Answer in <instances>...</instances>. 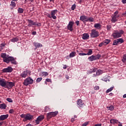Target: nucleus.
Returning <instances> with one entry per match:
<instances>
[{
    "mask_svg": "<svg viewBox=\"0 0 126 126\" xmlns=\"http://www.w3.org/2000/svg\"><path fill=\"white\" fill-rule=\"evenodd\" d=\"M124 33H125V32L123 30H121L119 32L118 31H114L112 35L114 39H118V38L121 37Z\"/></svg>",
    "mask_w": 126,
    "mask_h": 126,
    "instance_id": "nucleus-1",
    "label": "nucleus"
},
{
    "mask_svg": "<svg viewBox=\"0 0 126 126\" xmlns=\"http://www.w3.org/2000/svg\"><path fill=\"white\" fill-rule=\"evenodd\" d=\"M91 37L92 38H97V37H99V32H98L96 30H92Z\"/></svg>",
    "mask_w": 126,
    "mask_h": 126,
    "instance_id": "nucleus-2",
    "label": "nucleus"
},
{
    "mask_svg": "<svg viewBox=\"0 0 126 126\" xmlns=\"http://www.w3.org/2000/svg\"><path fill=\"white\" fill-rule=\"evenodd\" d=\"M58 114H59L58 111L49 112V113H47V119L50 120V119H52V118H53V117H56V116H57V115H58Z\"/></svg>",
    "mask_w": 126,
    "mask_h": 126,
    "instance_id": "nucleus-3",
    "label": "nucleus"
},
{
    "mask_svg": "<svg viewBox=\"0 0 126 126\" xmlns=\"http://www.w3.org/2000/svg\"><path fill=\"white\" fill-rule=\"evenodd\" d=\"M13 86H15V83L6 81V84L5 85L4 88H12Z\"/></svg>",
    "mask_w": 126,
    "mask_h": 126,
    "instance_id": "nucleus-4",
    "label": "nucleus"
},
{
    "mask_svg": "<svg viewBox=\"0 0 126 126\" xmlns=\"http://www.w3.org/2000/svg\"><path fill=\"white\" fill-rule=\"evenodd\" d=\"M33 81H34L33 79L29 77L25 80L23 84L24 85L27 86L28 85H29V84H32V83H33Z\"/></svg>",
    "mask_w": 126,
    "mask_h": 126,
    "instance_id": "nucleus-5",
    "label": "nucleus"
},
{
    "mask_svg": "<svg viewBox=\"0 0 126 126\" xmlns=\"http://www.w3.org/2000/svg\"><path fill=\"white\" fill-rule=\"evenodd\" d=\"M74 24V22L72 21H70L69 22V24H68L67 26V28L68 30H69V31H73V25Z\"/></svg>",
    "mask_w": 126,
    "mask_h": 126,
    "instance_id": "nucleus-6",
    "label": "nucleus"
},
{
    "mask_svg": "<svg viewBox=\"0 0 126 126\" xmlns=\"http://www.w3.org/2000/svg\"><path fill=\"white\" fill-rule=\"evenodd\" d=\"M13 69L11 66H8L7 68H4L2 69V72H12Z\"/></svg>",
    "mask_w": 126,
    "mask_h": 126,
    "instance_id": "nucleus-7",
    "label": "nucleus"
},
{
    "mask_svg": "<svg viewBox=\"0 0 126 126\" xmlns=\"http://www.w3.org/2000/svg\"><path fill=\"white\" fill-rule=\"evenodd\" d=\"M13 57H7L6 58H5L4 60V62L6 63H9L10 62L13 61Z\"/></svg>",
    "mask_w": 126,
    "mask_h": 126,
    "instance_id": "nucleus-8",
    "label": "nucleus"
},
{
    "mask_svg": "<svg viewBox=\"0 0 126 126\" xmlns=\"http://www.w3.org/2000/svg\"><path fill=\"white\" fill-rule=\"evenodd\" d=\"M87 16L85 15H82L80 17V20H81V21H83V22H88Z\"/></svg>",
    "mask_w": 126,
    "mask_h": 126,
    "instance_id": "nucleus-9",
    "label": "nucleus"
},
{
    "mask_svg": "<svg viewBox=\"0 0 126 126\" xmlns=\"http://www.w3.org/2000/svg\"><path fill=\"white\" fill-rule=\"evenodd\" d=\"M6 83V81H5V79L0 78V86H2V87H5Z\"/></svg>",
    "mask_w": 126,
    "mask_h": 126,
    "instance_id": "nucleus-10",
    "label": "nucleus"
},
{
    "mask_svg": "<svg viewBox=\"0 0 126 126\" xmlns=\"http://www.w3.org/2000/svg\"><path fill=\"white\" fill-rule=\"evenodd\" d=\"M120 17V15H117V16H115L113 15V16L112 17L111 21L113 23H115L116 21H118L117 18H119Z\"/></svg>",
    "mask_w": 126,
    "mask_h": 126,
    "instance_id": "nucleus-11",
    "label": "nucleus"
},
{
    "mask_svg": "<svg viewBox=\"0 0 126 126\" xmlns=\"http://www.w3.org/2000/svg\"><path fill=\"white\" fill-rule=\"evenodd\" d=\"M58 12V10L55 9L51 11V16L53 19H57V17L55 15Z\"/></svg>",
    "mask_w": 126,
    "mask_h": 126,
    "instance_id": "nucleus-12",
    "label": "nucleus"
},
{
    "mask_svg": "<svg viewBox=\"0 0 126 126\" xmlns=\"http://www.w3.org/2000/svg\"><path fill=\"white\" fill-rule=\"evenodd\" d=\"M32 119H33V116L32 115H30L29 114H26V120L28 121H32Z\"/></svg>",
    "mask_w": 126,
    "mask_h": 126,
    "instance_id": "nucleus-13",
    "label": "nucleus"
},
{
    "mask_svg": "<svg viewBox=\"0 0 126 126\" xmlns=\"http://www.w3.org/2000/svg\"><path fill=\"white\" fill-rule=\"evenodd\" d=\"M28 21L29 22V24L28 25V26H29V27H31V26L36 25V22H33V21H32V20H28Z\"/></svg>",
    "mask_w": 126,
    "mask_h": 126,
    "instance_id": "nucleus-14",
    "label": "nucleus"
},
{
    "mask_svg": "<svg viewBox=\"0 0 126 126\" xmlns=\"http://www.w3.org/2000/svg\"><path fill=\"white\" fill-rule=\"evenodd\" d=\"M8 118V114L3 115L0 116V121H4Z\"/></svg>",
    "mask_w": 126,
    "mask_h": 126,
    "instance_id": "nucleus-15",
    "label": "nucleus"
},
{
    "mask_svg": "<svg viewBox=\"0 0 126 126\" xmlns=\"http://www.w3.org/2000/svg\"><path fill=\"white\" fill-rule=\"evenodd\" d=\"M33 45L34 47H35L36 49H38L39 48H42V47H43V45L41 44V43H39L37 42H34Z\"/></svg>",
    "mask_w": 126,
    "mask_h": 126,
    "instance_id": "nucleus-16",
    "label": "nucleus"
},
{
    "mask_svg": "<svg viewBox=\"0 0 126 126\" xmlns=\"http://www.w3.org/2000/svg\"><path fill=\"white\" fill-rule=\"evenodd\" d=\"M82 39L83 40H88V39H89V34L88 33H84L82 36Z\"/></svg>",
    "mask_w": 126,
    "mask_h": 126,
    "instance_id": "nucleus-17",
    "label": "nucleus"
},
{
    "mask_svg": "<svg viewBox=\"0 0 126 126\" xmlns=\"http://www.w3.org/2000/svg\"><path fill=\"white\" fill-rule=\"evenodd\" d=\"M94 27L96 29H97V30H99V29H101V27H102V26L99 23H96L94 24Z\"/></svg>",
    "mask_w": 126,
    "mask_h": 126,
    "instance_id": "nucleus-18",
    "label": "nucleus"
},
{
    "mask_svg": "<svg viewBox=\"0 0 126 126\" xmlns=\"http://www.w3.org/2000/svg\"><path fill=\"white\" fill-rule=\"evenodd\" d=\"M77 105H78V106L81 107V106H83L84 103H83L81 99H79L77 102Z\"/></svg>",
    "mask_w": 126,
    "mask_h": 126,
    "instance_id": "nucleus-19",
    "label": "nucleus"
},
{
    "mask_svg": "<svg viewBox=\"0 0 126 126\" xmlns=\"http://www.w3.org/2000/svg\"><path fill=\"white\" fill-rule=\"evenodd\" d=\"M28 74V72L27 71H24L22 72V73L21 74V76H22L23 78H25L26 76H27V75Z\"/></svg>",
    "mask_w": 126,
    "mask_h": 126,
    "instance_id": "nucleus-20",
    "label": "nucleus"
},
{
    "mask_svg": "<svg viewBox=\"0 0 126 126\" xmlns=\"http://www.w3.org/2000/svg\"><path fill=\"white\" fill-rule=\"evenodd\" d=\"M110 124H113V125H115V124H118L119 121L116 119H111L110 121Z\"/></svg>",
    "mask_w": 126,
    "mask_h": 126,
    "instance_id": "nucleus-21",
    "label": "nucleus"
},
{
    "mask_svg": "<svg viewBox=\"0 0 126 126\" xmlns=\"http://www.w3.org/2000/svg\"><path fill=\"white\" fill-rule=\"evenodd\" d=\"M6 108V105H5L4 103L0 104V109L5 110Z\"/></svg>",
    "mask_w": 126,
    "mask_h": 126,
    "instance_id": "nucleus-22",
    "label": "nucleus"
},
{
    "mask_svg": "<svg viewBox=\"0 0 126 126\" xmlns=\"http://www.w3.org/2000/svg\"><path fill=\"white\" fill-rule=\"evenodd\" d=\"M102 72L101 70H97L96 71V74H94V75H100V74H102Z\"/></svg>",
    "mask_w": 126,
    "mask_h": 126,
    "instance_id": "nucleus-23",
    "label": "nucleus"
},
{
    "mask_svg": "<svg viewBox=\"0 0 126 126\" xmlns=\"http://www.w3.org/2000/svg\"><path fill=\"white\" fill-rule=\"evenodd\" d=\"M94 61H96V60H99L100 58H101V55L97 54V55L94 56Z\"/></svg>",
    "mask_w": 126,
    "mask_h": 126,
    "instance_id": "nucleus-24",
    "label": "nucleus"
},
{
    "mask_svg": "<svg viewBox=\"0 0 126 126\" xmlns=\"http://www.w3.org/2000/svg\"><path fill=\"white\" fill-rule=\"evenodd\" d=\"M1 57L3 58V62H4V59H6V58L7 57V56H6V54L5 53H1Z\"/></svg>",
    "mask_w": 126,
    "mask_h": 126,
    "instance_id": "nucleus-25",
    "label": "nucleus"
},
{
    "mask_svg": "<svg viewBox=\"0 0 126 126\" xmlns=\"http://www.w3.org/2000/svg\"><path fill=\"white\" fill-rule=\"evenodd\" d=\"M110 42H111V40L110 39H105L103 41L104 45H108V44H110Z\"/></svg>",
    "mask_w": 126,
    "mask_h": 126,
    "instance_id": "nucleus-26",
    "label": "nucleus"
},
{
    "mask_svg": "<svg viewBox=\"0 0 126 126\" xmlns=\"http://www.w3.org/2000/svg\"><path fill=\"white\" fill-rule=\"evenodd\" d=\"M88 60H89L90 62H93V61H95V59L94 58V55H93L89 57Z\"/></svg>",
    "mask_w": 126,
    "mask_h": 126,
    "instance_id": "nucleus-27",
    "label": "nucleus"
},
{
    "mask_svg": "<svg viewBox=\"0 0 126 126\" xmlns=\"http://www.w3.org/2000/svg\"><path fill=\"white\" fill-rule=\"evenodd\" d=\"M44 116L43 115H41L40 116H39L37 119L40 122H41V121H43L44 120Z\"/></svg>",
    "mask_w": 126,
    "mask_h": 126,
    "instance_id": "nucleus-28",
    "label": "nucleus"
},
{
    "mask_svg": "<svg viewBox=\"0 0 126 126\" xmlns=\"http://www.w3.org/2000/svg\"><path fill=\"white\" fill-rule=\"evenodd\" d=\"M73 57H75V52H72L69 54V58H73Z\"/></svg>",
    "mask_w": 126,
    "mask_h": 126,
    "instance_id": "nucleus-29",
    "label": "nucleus"
},
{
    "mask_svg": "<svg viewBox=\"0 0 126 126\" xmlns=\"http://www.w3.org/2000/svg\"><path fill=\"white\" fill-rule=\"evenodd\" d=\"M108 110H110V111H113L115 107L113 105H111L109 107H107Z\"/></svg>",
    "mask_w": 126,
    "mask_h": 126,
    "instance_id": "nucleus-30",
    "label": "nucleus"
},
{
    "mask_svg": "<svg viewBox=\"0 0 126 126\" xmlns=\"http://www.w3.org/2000/svg\"><path fill=\"white\" fill-rule=\"evenodd\" d=\"M117 45H119V42L118 41V39H115L113 41V46H117Z\"/></svg>",
    "mask_w": 126,
    "mask_h": 126,
    "instance_id": "nucleus-31",
    "label": "nucleus"
},
{
    "mask_svg": "<svg viewBox=\"0 0 126 126\" xmlns=\"http://www.w3.org/2000/svg\"><path fill=\"white\" fill-rule=\"evenodd\" d=\"M117 41L119 43H121V44H122V43H124V42H125V41L124 40V39L123 38H119L117 39Z\"/></svg>",
    "mask_w": 126,
    "mask_h": 126,
    "instance_id": "nucleus-32",
    "label": "nucleus"
},
{
    "mask_svg": "<svg viewBox=\"0 0 126 126\" xmlns=\"http://www.w3.org/2000/svg\"><path fill=\"white\" fill-rule=\"evenodd\" d=\"M92 53H93L92 49H89V51L86 55L88 56H91V55H92Z\"/></svg>",
    "mask_w": 126,
    "mask_h": 126,
    "instance_id": "nucleus-33",
    "label": "nucleus"
},
{
    "mask_svg": "<svg viewBox=\"0 0 126 126\" xmlns=\"http://www.w3.org/2000/svg\"><path fill=\"white\" fill-rule=\"evenodd\" d=\"M122 61L124 63H126V54L124 55L123 58L122 59Z\"/></svg>",
    "mask_w": 126,
    "mask_h": 126,
    "instance_id": "nucleus-34",
    "label": "nucleus"
},
{
    "mask_svg": "<svg viewBox=\"0 0 126 126\" xmlns=\"http://www.w3.org/2000/svg\"><path fill=\"white\" fill-rule=\"evenodd\" d=\"M17 41H18V38H17V37H15V38L11 39V41L13 42L14 43L15 42H17Z\"/></svg>",
    "mask_w": 126,
    "mask_h": 126,
    "instance_id": "nucleus-35",
    "label": "nucleus"
},
{
    "mask_svg": "<svg viewBox=\"0 0 126 126\" xmlns=\"http://www.w3.org/2000/svg\"><path fill=\"white\" fill-rule=\"evenodd\" d=\"M23 11H24V10L21 8H19L18 9V12L19 13H23Z\"/></svg>",
    "mask_w": 126,
    "mask_h": 126,
    "instance_id": "nucleus-36",
    "label": "nucleus"
},
{
    "mask_svg": "<svg viewBox=\"0 0 126 126\" xmlns=\"http://www.w3.org/2000/svg\"><path fill=\"white\" fill-rule=\"evenodd\" d=\"M11 6H12L13 7H15L16 5V3H15V2L14 1H11V4H10Z\"/></svg>",
    "mask_w": 126,
    "mask_h": 126,
    "instance_id": "nucleus-37",
    "label": "nucleus"
},
{
    "mask_svg": "<svg viewBox=\"0 0 126 126\" xmlns=\"http://www.w3.org/2000/svg\"><path fill=\"white\" fill-rule=\"evenodd\" d=\"M89 21L90 22H94V18L93 17H90L89 18H88V22Z\"/></svg>",
    "mask_w": 126,
    "mask_h": 126,
    "instance_id": "nucleus-38",
    "label": "nucleus"
},
{
    "mask_svg": "<svg viewBox=\"0 0 126 126\" xmlns=\"http://www.w3.org/2000/svg\"><path fill=\"white\" fill-rule=\"evenodd\" d=\"M114 89V87H111L110 88L108 89L106 91V93H109V92H111Z\"/></svg>",
    "mask_w": 126,
    "mask_h": 126,
    "instance_id": "nucleus-39",
    "label": "nucleus"
},
{
    "mask_svg": "<svg viewBox=\"0 0 126 126\" xmlns=\"http://www.w3.org/2000/svg\"><path fill=\"white\" fill-rule=\"evenodd\" d=\"M49 111H50V107L48 106H46L44 109V112H49Z\"/></svg>",
    "mask_w": 126,
    "mask_h": 126,
    "instance_id": "nucleus-40",
    "label": "nucleus"
},
{
    "mask_svg": "<svg viewBox=\"0 0 126 126\" xmlns=\"http://www.w3.org/2000/svg\"><path fill=\"white\" fill-rule=\"evenodd\" d=\"M111 28H112V27L111 26V25H108L107 26V30H108V31H110Z\"/></svg>",
    "mask_w": 126,
    "mask_h": 126,
    "instance_id": "nucleus-41",
    "label": "nucleus"
},
{
    "mask_svg": "<svg viewBox=\"0 0 126 126\" xmlns=\"http://www.w3.org/2000/svg\"><path fill=\"white\" fill-rule=\"evenodd\" d=\"M6 100L9 103H12V102H13L12 99L10 98H7Z\"/></svg>",
    "mask_w": 126,
    "mask_h": 126,
    "instance_id": "nucleus-42",
    "label": "nucleus"
},
{
    "mask_svg": "<svg viewBox=\"0 0 126 126\" xmlns=\"http://www.w3.org/2000/svg\"><path fill=\"white\" fill-rule=\"evenodd\" d=\"M76 7V5H75V4H74L73 5H72V7H71V10H74L75 9Z\"/></svg>",
    "mask_w": 126,
    "mask_h": 126,
    "instance_id": "nucleus-43",
    "label": "nucleus"
},
{
    "mask_svg": "<svg viewBox=\"0 0 126 126\" xmlns=\"http://www.w3.org/2000/svg\"><path fill=\"white\" fill-rule=\"evenodd\" d=\"M42 74L43 75H44V76H47V75H49V74L47 72H43Z\"/></svg>",
    "mask_w": 126,
    "mask_h": 126,
    "instance_id": "nucleus-44",
    "label": "nucleus"
},
{
    "mask_svg": "<svg viewBox=\"0 0 126 126\" xmlns=\"http://www.w3.org/2000/svg\"><path fill=\"white\" fill-rule=\"evenodd\" d=\"M20 117H21V118H22L23 119H26V115H25L24 114H22V115H21Z\"/></svg>",
    "mask_w": 126,
    "mask_h": 126,
    "instance_id": "nucleus-45",
    "label": "nucleus"
},
{
    "mask_svg": "<svg viewBox=\"0 0 126 126\" xmlns=\"http://www.w3.org/2000/svg\"><path fill=\"white\" fill-rule=\"evenodd\" d=\"M42 77H40V78H38L37 79H36V82H40L41 81V80H42Z\"/></svg>",
    "mask_w": 126,
    "mask_h": 126,
    "instance_id": "nucleus-46",
    "label": "nucleus"
},
{
    "mask_svg": "<svg viewBox=\"0 0 126 126\" xmlns=\"http://www.w3.org/2000/svg\"><path fill=\"white\" fill-rule=\"evenodd\" d=\"M11 62V63H13V64H16V61L14 60V58H13V60Z\"/></svg>",
    "mask_w": 126,
    "mask_h": 126,
    "instance_id": "nucleus-47",
    "label": "nucleus"
},
{
    "mask_svg": "<svg viewBox=\"0 0 126 126\" xmlns=\"http://www.w3.org/2000/svg\"><path fill=\"white\" fill-rule=\"evenodd\" d=\"M79 56H87L86 53H79Z\"/></svg>",
    "mask_w": 126,
    "mask_h": 126,
    "instance_id": "nucleus-48",
    "label": "nucleus"
},
{
    "mask_svg": "<svg viewBox=\"0 0 126 126\" xmlns=\"http://www.w3.org/2000/svg\"><path fill=\"white\" fill-rule=\"evenodd\" d=\"M45 81H47V82H50L51 83H52V80L51 79H46Z\"/></svg>",
    "mask_w": 126,
    "mask_h": 126,
    "instance_id": "nucleus-49",
    "label": "nucleus"
},
{
    "mask_svg": "<svg viewBox=\"0 0 126 126\" xmlns=\"http://www.w3.org/2000/svg\"><path fill=\"white\" fill-rule=\"evenodd\" d=\"M99 88H99V86H95L94 87V90H99Z\"/></svg>",
    "mask_w": 126,
    "mask_h": 126,
    "instance_id": "nucleus-50",
    "label": "nucleus"
},
{
    "mask_svg": "<svg viewBox=\"0 0 126 126\" xmlns=\"http://www.w3.org/2000/svg\"><path fill=\"white\" fill-rule=\"evenodd\" d=\"M89 124V122H85V123L82 124V126H86Z\"/></svg>",
    "mask_w": 126,
    "mask_h": 126,
    "instance_id": "nucleus-51",
    "label": "nucleus"
},
{
    "mask_svg": "<svg viewBox=\"0 0 126 126\" xmlns=\"http://www.w3.org/2000/svg\"><path fill=\"white\" fill-rule=\"evenodd\" d=\"M103 45H105L103 41L99 44L98 47H102Z\"/></svg>",
    "mask_w": 126,
    "mask_h": 126,
    "instance_id": "nucleus-52",
    "label": "nucleus"
},
{
    "mask_svg": "<svg viewBox=\"0 0 126 126\" xmlns=\"http://www.w3.org/2000/svg\"><path fill=\"white\" fill-rule=\"evenodd\" d=\"M9 114H13L14 113V110L13 109H10L9 111Z\"/></svg>",
    "mask_w": 126,
    "mask_h": 126,
    "instance_id": "nucleus-53",
    "label": "nucleus"
},
{
    "mask_svg": "<svg viewBox=\"0 0 126 126\" xmlns=\"http://www.w3.org/2000/svg\"><path fill=\"white\" fill-rule=\"evenodd\" d=\"M119 13V12L118 11H116L114 13V15L115 16H117L118 15H119V14H118Z\"/></svg>",
    "mask_w": 126,
    "mask_h": 126,
    "instance_id": "nucleus-54",
    "label": "nucleus"
},
{
    "mask_svg": "<svg viewBox=\"0 0 126 126\" xmlns=\"http://www.w3.org/2000/svg\"><path fill=\"white\" fill-rule=\"evenodd\" d=\"M35 123H36V125H39V124H40V121L38 120V119H36L35 120Z\"/></svg>",
    "mask_w": 126,
    "mask_h": 126,
    "instance_id": "nucleus-55",
    "label": "nucleus"
},
{
    "mask_svg": "<svg viewBox=\"0 0 126 126\" xmlns=\"http://www.w3.org/2000/svg\"><path fill=\"white\" fill-rule=\"evenodd\" d=\"M75 23H76L77 26H78V25H79V21H76L75 22Z\"/></svg>",
    "mask_w": 126,
    "mask_h": 126,
    "instance_id": "nucleus-56",
    "label": "nucleus"
},
{
    "mask_svg": "<svg viewBox=\"0 0 126 126\" xmlns=\"http://www.w3.org/2000/svg\"><path fill=\"white\" fill-rule=\"evenodd\" d=\"M67 67V66H66V65H63V69H66Z\"/></svg>",
    "mask_w": 126,
    "mask_h": 126,
    "instance_id": "nucleus-57",
    "label": "nucleus"
},
{
    "mask_svg": "<svg viewBox=\"0 0 126 126\" xmlns=\"http://www.w3.org/2000/svg\"><path fill=\"white\" fill-rule=\"evenodd\" d=\"M4 46H5V45L2 43L0 45V48H2V47H4Z\"/></svg>",
    "mask_w": 126,
    "mask_h": 126,
    "instance_id": "nucleus-58",
    "label": "nucleus"
},
{
    "mask_svg": "<svg viewBox=\"0 0 126 126\" xmlns=\"http://www.w3.org/2000/svg\"><path fill=\"white\" fill-rule=\"evenodd\" d=\"M65 78H66V79H69V76H68V75H65Z\"/></svg>",
    "mask_w": 126,
    "mask_h": 126,
    "instance_id": "nucleus-59",
    "label": "nucleus"
},
{
    "mask_svg": "<svg viewBox=\"0 0 126 126\" xmlns=\"http://www.w3.org/2000/svg\"><path fill=\"white\" fill-rule=\"evenodd\" d=\"M123 14L125 17H126V11Z\"/></svg>",
    "mask_w": 126,
    "mask_h": 126,
    "instance_id": "nucleus-60",
    "label": "nucleus"
},
{
    "mask_svg": "<svg viewBox=\"0 0 126 126\" xmlns=\"http://www.w3.org/2000/svg\"><path fill=\"white\" fill-rule=\"evenodd\" d=\"M32 34L33 35H36V34H37V32H32Z\"/></svg>",
    "mask_w": 126,
    "mask_h": 126,
    "instance_id": "nucleus-61",
    "label": "nucleus"
},
{
    "mask_svg": "<svg viewBox=\"0 0 126 126\" xmlns=\"http://www.w3.org/2000/svg\"><path fill=\"white\" fill-rule=\"evenodd\" d=\"M102 126L101 124H98L95 125L94 126Z\"/></svg>",
    "mask_w": 126,
    "mask_h": 126,
    "instance_id": "nucleus-62",
    "label": "nucleus"
},
{
    "mask_svg": "<svg viewBox=\"0 0 126 126\" xmlns=\"http://www.w3.org/2000/svg\"><path fill=\"white\" fill-rule=\"evenodd\" d=\"M123 3H126V0H122Z\"/></svg>",
    "mask_w": 126,
    "mask_h": 126,
    "instance_id": "nucleus-63",
    "label": "nucleus"
},
{
    "mask_svg": "<svg viewBox=\"0 0 126 126\" xmlns=\"http://www.w3.org/2000/svg\"><path fill=\"white\" fill-rule=\"evenodd\" d=\"M35 25H37V26H41V23H39L38 24H36Z\"/></svg>",
    "mask_w": 126,
    "mask_h": 126,
    "instance_id": "nucleus-64",
    "label": "nucleus"
}]
</instances>
